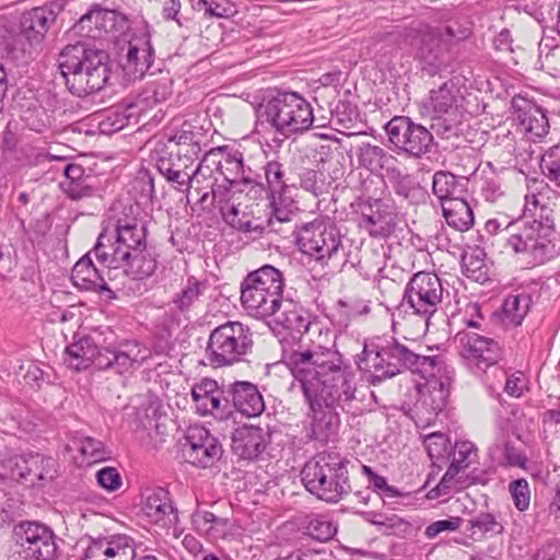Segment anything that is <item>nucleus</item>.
Segmentation results:
<instances>
[{
    "mask_svg": "<svg viewBox=\"0 0 560 560\" xmlns=\"http://www.w3.org/2000/svg\"><path fill=\"white\" fill-rule=\"evenodd\" d=\"M272 323L293 337L299 336L296 347L283 350V362L298 380L313 411L322 408V401L334 395H352V375L347 371L342 355L314 339L322 337L320 324L301 304L285 299L279 311L271 315Z\"/></svg>",
    "mask_w": 560,
    "mask_h": 560,
    "instance_id": "nucleus-1",
    "label": "nucleus"
},
{
    "mask_svg": "<svg viewBox=\"0 0 560 560\" xmlns=\"http://www.w3.org/2000/svg\"><path fill=\"white\" fill-rule=\"evenodd\" d=\"M468 36L469 30L458 25L434 28L423 23H417L404 31L386 34L383 40L395 49H411L423 70L434 74L447 67L451 46Z\"/></svg>",
    "mask_w": 560,
    "mask_h": 560,
    "instance_id": "nucleus-2",
    "label": "nucleus"
},
{
    "mask_svg": "<svg viewBox=\"0 0 560 560\" xmlns=\"http://www.w3.org/2000/svg\"><path fill=\"white\" fill-rule=\"evenodd\" d=\"M439 355H421L396 338L382 339L377 343L364 346L358 355L360 371L371 374V383L376 385L405 371L421 375H432L439 362Z\"/></svg>",
    "mask_w": 560,
    "mask_h": 560,
    "instance_id": "nucleus-3",
    "label": "nucleus"
},
{
    "mask_svg": "<svg viewBox=\"0 0 560 560\" xmlns=\"http://www.w3.org/2000/svg\"><path fill=\"white\" fill-rule=\"evenodd\" d=\"M58 61L68 90L79 97L101 91L109 78L107 54L83 43L66 46Z\"/></svg>",
    "mask_w": 560,
    "mask_h": 560,
    "instance_id": "nucleus-4",
    "label": "nucleus"
},
{
    "mask_svg": "<svg viewBox=\"0 0 560 560\" xmlns=\"http://www.w3.org/2000/svg\"><path fill=\"white\" fill-rule=\"evenodd\" d=\"M349 459L336 452H320L305 463L301 480L317 499L337 503L350 493Z\"/></svg>",
    "mask_w": 560,
    "mask_h": 560,
    "instance_id": "nucleus-5",
    "label": "nucleus"
},
{
    "mask_svg": "<svg viewBox=\"0 0 560 560\" xmlns=\"http://www.w3.org/2000/svg\"><path fill=\"white\" fill-rule=\"evenodd\" d=\"M505 248L521 254L535 265L551 260L560 253V240L556 229L541 222L520 218L502 229Z\"/></svg>",
    "mask_w": 560,
    "mask_h": 560,
    "instance_id": "nucleus-6",
    "label": "nucleus"
},
{
    "mask_svg": "<svg viewBox=\"0 0 560 560\" xmlns=\"http://www.w3.org/2000/svg\"><path fill=\"white\" fill-rule=\"evenodd\" d=\"M282 272L271 265H264L249 272L241 283V303L252 317L265 319L279 311L283 299Z\"/></svg>",
    "mask_w": 560,
    "mask_h": 560,
    "instance_id": "nucleus-7",
    "label": "nucleus"
},
{
    "mask_svg": "<svg viewBox=\"0 0 560 560\" xmlns=\"http://www.w3.org/2000/svg\"><path fill=\"white\" fill-rule=\"evenodd\" d=\"M259 118L284 137L302 133L314 122L311 104L296 92L278 91L267 96L258 109Z\"/></svg>",
    "mask_w": 560,
    "mask_h": 560,
    "instance_id": "nucleus-8",
    "label": "nucleus"
},
{
    "mask_svg": "<svg viewBox=\"0 0 560 560\" xmlns=\"http://www.w3.org/2000/svg\"><path fill=\"white\" fill-rule=\"evenodd\" d=\"M252 347L250 329L240 322H228L211 331L206 352L210 364L221 368L241 361Z\"/></svg>",
    "mask_w": 560,
    "mask_h": 560,
    "instance_id": "nucleus-9",
    "label": "nucleus"
},
{
    "mask_svg": "<svg viewBox=\"0 0 560 560\" xmlns=\"http://www.w3.org/2000/svg\"><path fill=\"white\" fill-rule=\"evenodd\" d=\"M421 377L425 382L418 386L420 396L415 405L417 416L425 420L453 417V408L448 406V395L454 369L442 360L432 375H421Z\"/></svg>",
    "mask_w": 560,
    "mask_h": 560,
    "instance_id": "nucleus-10",
    "label": "nucleus"
},
{
    "mask_svg": "<svg viewBox=\"0 0 560 560\" xmlns=\"http://www.w3.org/2000/svg\"><path fill=\"white\" fill-rule=\"evenodd\" d=\"M147 224L143 220L125 214L119 217L115 224V243L102 232L93 247L95 258L100 262H108L112 258L121 256L129 257L130 252L145 249L147 245Z\"/></svg>",
    "mask_w": 560,
    "mask_h": 560,
    "instance_id": "nucleus-11",
    "label": "nucleus"
},
{
    "mask_svg": "<svg viewBox=\"0 0 560 560\" xmlns=\"http://www.w3.org/2000/svg\"><path fill=\"white\" fill-rule=\"evenodd\" d=\"M443 292L441 279L432 272H417L407 283L402 305L412 310L409 317H418L419 332L428 329L431 316L442 302Z\"/></svg>",
    "mask_w": 560,
    "mask_h": 560,
    "instance_id": "nucleus-12",
    "label": "nucleus"
},
{
    "mask_svg": "<svg viewBox=\"0 0 560 560\" xmlns=\"http://www.w3.org/2000/svg\"><path fill=\"white\" fill-rule=\"evenodd\" d=\"M296 243L303 254L317 261H327L341 247V237L332 223L318 218L301 225Z\"/></svg>",
    "mask_w": 560,
    "mask_h": 560,
    "instance_id": "nucleus-13",
    "label": "nucleus"
},
{
    "mask_svg": "<svg viewBox=\"0 0 560 560\" xmlns=\"http://www.w3.org/2000/svg\"><path fill=\"white\" fill-rule=\"evenodd\" d=\"M223 448L219 440L203 425L191 423L185 433L182 454L189 465L207 469L221 458Z\"/></svg>",
    "mask_w": 560,
    "mask_h": 560,
    "instance_id": "nucleus-14",
    "label": "nucleus"
},
{
    "mask_svg": "<svg viewBox=\"0 0 560 560\" xmlns=\"http://www.w3.org/2000/svg\"><path fill=\"white\" fill-rule=\"evenodd\" d=\"M16 542L26 560H55L58 553L54 530L39 522L25 521L14 527Z\"/></svg>",
    "mask_w": 560,
    "mask_h": 560,
    "instance_id": "nucleus-15",
    "label": "nucleus"
},
{
    "mask_svg": "<svg viewBox=\"0 0 560 560\" xmlns=\"http://www.w3.org/2000/svg\"><path fill=\"white\" fill-rule=\"evenodd\" d=\"M389 141L400 151L413 156L427 153L432 144L431 132L409 117L395 116L385 126Z\"/></svg>",
    "mask_w": 560,
    "mask_h": 560,
    "instance_id": "nucleus-16",
    "label": "nucleus"
},
{
    "mask_svg": "<svg viewBox=\"0 0 560 560\" xmlns=\"http://www.w3.org/2000/svg\"><path fill=\"white\" fill-rule=\"evenodd\" d=\"M448 457H451V464L438 486L432 490L435 492V497L446 495L465 487V480L460 474L478 463V448L470 441L457 440Z\"/></svg>",
    "mask_w": 560,
    "mask_h": 560,
    "instance_id": "nucleus-17",
    "label": "nucleus"
},
{
    "mask_svg": "<svg viewBox=\"0 0 560 560\" xmlns=\"http://www.w3.org/2000/svg\"><path fill=\"white\" fill-rule=\"evenodd\" d=\"M62 11L63 2L56 0L23 12L20 18V36L31 47L39 46Z\"/></svg>",
    "mask_w": 560,
    "mask_h": 560,
    "instance_id": "nucleus-18",
    "label": "nucleus"
},
{
    "mask_svg": "<svg viewBox=\"0 0 560 560\" xmlns=\"http://www.w3.org/2000/svg\"><path fill=\"white\" fill-rule=\"evenodd\" d=\"M138 544L126 534L89 538L81 560H136Z\"/></svg>",
    "mask_w": 560,
    "mask_h": 560,
    "instance_id": "nucleus-19",
    "label": "nucleus"
},
{
    "mask_svg": "<svg viewBox=\"0 0 560 560\" xmlns=\"http://www.w3.org/2000/svg\"><path fill=\"white\" fill-rule=\"evenodd\" d=\"M459 354L468 364L478 368L490 366L497 363L500 348L495 340L481 336L471 330H463L456 334Z\"/></svg>",
    "mask_w": 560,
    "mask_h": 560,
    "instance_id": "nucleus-20",
    "label": "nucleus"
},
{
    "mask_svg": "<svg viewBox=\"0 0 560 560\" xmlns=\"http://www.w3.org/2000/svg\"><path fill=\"white\" fill-rule=\"evenodd\" d=\"M234 192L224 186H217L212 190V198L209 205L215 203L222 214L223 220L234 229L242 232L262 233L266 226L252 219L245 209H241V203L235 202Z\"/></svg>",
    "mask_w": 560,
    "mask_h": 560,
    "instance_id": "nucleus-21",
    "label": "nucleus"
},
{
    "mask_svg": "<svg viewBox=\"0 0 560 560\" xmlns=\"http://www.w3.org/2000/svg\"><path fill=\"white\" fill-rule=\"evenodd\" d=\"M361 207L359 225L371 237L386 238L394 232L396 214L381 198L369 197Z\"/></svg>",
    "mask_w": 560,
    "mask_h": 560,
    "instance_id": "nucleus-22",
    "label": "nucleus"
},
{
    "mask_svg": "<svg viewBox=\"0 0 560 560\" xmlns=\"http://www.w3.org/2000/svg\"><path fill=\"white\" fill-rule=\"evenodd\" d=\"M511 108L521 130L532 141L539 140L548 133L549 121L546 113L533 100L517 94L511 101Z\"/></svg>",
    "mask_w": 560,
    "mask_h": 560,
    "instance_id": "nucleus-23",
    "label": "nucleus"
},
{
    "mask_svg": "<svg viewBox=\"0 0 560 560\" xmlns=\"http://www.w3.org/2000/svg\"><path fill=\"white\" fill-rule=\"evenodd\" d=\"M270 441L269 428L244 422L232 434V451L242 459L254 460L266 450Z\"/></svg>",
    "mask_w": 560,
    "mask_h": 560,
    "instance_id": "nucleus-24",
    "label": "nucleus"
},
{
    "mask_svg": "<svg viewBox=\"0 0 560 560\" xmlns=\"http://www.w3.org/2000/svg\"><path fill=\"white\" fill-rule=\"evenodd\" d=\"M530 183L527 185L521 218L536 220V222H541L544 226L555 229L553 209L548 202L549 195L553 194V191L542 180L532 179Z\"/></svg>",
    "mask_w": 560,
    "mask_h": 560,
    "instance_id": "nucleus-25",
    "label": "nucleus"
},
{
    "mask_svg": "<svg viewBox=\"0 0 560 560\" xmlns=\"http://www.w3.org/2000/svg\"><path fill=\"white\" fill-rule=\"evenodd\" d=\"M145 516L161 527L170 528L178 522L177 511L164 488L149 490L142 501Z\"/></svg>",
    "mask_w": 560,
    "mask_h": 560,
    "instance_id": "nucleus-26",
    "label": "nucleus"
},
{
    "mask_svg": "<svg viewBox=\"0 0 560 560\" xmlns=\"http://www.w3.org/2000/svg\"><path fill=\"white\" fill-rule=\"evenodd\" d=\"M223 148L210 150L198 164V166L190 172L189 190L194 189L200 197L197 202L202 207H209V201L212 198V190L217 187L214 185L213 172L215 170V158L218 153H223ZM191 192L189 191V196Z\"/></svg>",
    "mask_w": 560,
    "mask_h": 560,
    "instance_id": "nucleus-27",
    "label": "nucleus"
},
{
    "mask_svg": "<svg viewBox=\"0 0 560 560\" xmlns=\"http://www.w3.org/2000/svg\"><path fill=\"white\" fill-rule=\"evenodd\" d=\"M228 393L231 395L232 410L243 417L256 418L266 410L262 395L250 382L237 381L229 386Z\"/></svg>",
    "mask_w": 560,
    "mask_h": 560,
    "instance_id": "nucleus-28",
    "label": "nucleus"
},
{
    "mask_svg": "<svg viewBox=\"0 0 560 560\" xmlns=\"http://www.w3.org/2000/svg\"><path fill=\"white\" fill-rule=\"evenodd\" d=\"M147 358V351L142 350L137 341H126L117 350L104 349L103 357L98 359L97 368L102 370L114 369L122 374L136 364H140Z\"/></svg>",
    "mask_w": 560,
    "mask_h": 560,
    "instance_id": "nucleus-29",
    "label": "nucleus"
},
{
    "mask_svg": "<svg viewBox=\"0 0 560 560\" xmlns=\"http://www.w3.org/2000/svg\"><path fill=\"white\" fill-rule=\"evenodd\" d=\"M107 264L114 265V270L121 268L124 273L132 280L150 278L158 267L155 255L148 250V246L145 249L130 252L129 257L112 258Z\"/></svg>",
    "mask_w": 560,
    "mask_h": 560,
    "instance_id": "nucleus-30",
    "label": "nucleus"
},
{
    "mask_svg": "<svg viewBox=\"0 0 560 560\" xmlns=\"http://www.w3.org/2000/svg\"><path fill=\"white\" fill-rule=\"evenodd\" d=\"M153 47L147 37L133 38L128 44L125 73L131 79H141L153 63Z\"/></svg>",
    "mask_w": 560,
    "mask_h": 560,
    "instance_id": "nucleus-31",
    "label": "nucleus"
},
{
    "mask_svg": "<svg viewBox=\"0 0 560 560\" xmlns=\"http://www.w3.org/2000/svg\"><path fill=\"white\" fill-rule=\"evenodd\" d=\"M93 249L80 258L72 268L71 280L80 289L103 292L110 291L103 276L104 270L95 267L91 255Z\"/></svg>",
    "mask_w": 560,
    "mask_h": 560,
    "instance_id": "nucleus-32",
    "label": "nucleus"
},
{
    "mask_svg": "<svg viewBox=\"0 0 560 560\" xmlns=\"http://www.w3.org/2000/svg\"><path fill=\"white\" fill-rule=\"evenodd\" d=\"M104 349L101 350L93 337L85 336L78 341L66 347L65 353L68 364L81 370L88 368L91 363L97 366L98 359L103 357Z\"/></svg>",
    "mask_w": 560,
    "mask_h": 560,
    "instance_id": "nucleus-33",
    "label": "nucleus"
},
{
    "mask_svg": "<svg viewBox=\"0 0 560 560\" xmlns=\"http://www.w3.org/2000/svg\"><path fill=\"white\" fill-rule=\"evenodd\" d=\"M358 163L373 174H381L397 164V159L385 149L371 143H362L357 150Z\"/></svg>",
    "mask_w": 560,
    "mask_h": 560,
    "instance_id": "nucleus-34",
    "label": "nucleus"
},
{
    "mask_svg": "<svg viewBox=\"0 0 560 560\" xmlns=\"http://www.w3.org/2000/svg\"><path fill=\"white\" fill-rule=\"evenodd\" d=\"M264 173L269 199L275 203L285 201V194L292 184L284 165L278 161H269L264 166Z\"/></svg>",
    "mask_w": 560,
    "mask_h": 560,
    "instance_id": "nucleus-35",
    "label": "nucleus"
},
{
    "mask_svg": "<svg viewBox=\"0 0 560 560\" xmlns=\"http://www.w3.org/2000/svg\"><path fill=\"white\" fill-rule=\"evenodd\" d=\"M442 212L447 224L458 231H468L474 225L472 209L462 198L446 199L442 202Z\"/></svg>",
    "mask_w": 560,
    "mask_h": 560,
    "instance_id": "nucleus-36",
    "label": "nucleus"
},
{
    "mask_svg": "<svg viewBox=\"0 0 560 560\" xmlns=\"http://www.w3.org/2000/svg\"><path fill=\"white\" fill-rule=\"evenodd\" d=\"M395 194L410 202H417L424 197V191L415 177L397 168L396 164L386 174Z\"/></svg>",
    "mask_w": 560,
    "mask_h": 560,
    "instance_id": "nucleus-37",
    "label": "nucleus"
},
{
    "mask_svg": "<svg viewBox=\"0 0 560 560\" xmlns=\"http://www.w3.org/2000/svg\"><path fill=\"white\" fill-rule=\"evenodd\" d=\"M191 522L197 532L206 534L212 539L225 536L230 525L228 518L219 517L214 513L201 509H197L191 514Z\"/></svg>",
    "mask_w": 560,
    "mask_h": 560,
    "instance_id": "nucleus-38",
    "label": "nucleus"
},
{
    "mask_svg": "<svg viewBox=\"0 0 560 560\" xmlns=\"http://www.w3.org/2000/svg\"><path fill=\"white\" fill-rule=\"evenodd\" d=\"M303 534L317 541H328L337 534V525L327 515H307L301 524Z\"/></svg>",
    "mask_w": 560,
    "mask_h": 560,
    "instance_id": "nucleus-39",
    "label": "nucleus"
},
{
    "mask_svg": "<svg viewBox=\"0 0 560 560\" xmlns=\"http://www.w3.org/2000/svg\"><path fill=\"white\" fill-rule=\"evenodd\" d=\"M530 307V298L527 294L510 295L504 300L501 320L505 326H518L527 315Z\"/></svg>",
    "mask_w": 560,
    "mask_h": 560,
    "instance_id": "nucleus-40",
    "label": "nucleus"
},
{
    "mask_svg": "<svg viewBox=\"0 0 560 560\" xmlns=\"http://www.w3.org/2000/svg\"><path fill=\"white\" fill-rule=\"evenodd\" d=\"M10 462L13 464V475L20 478L34 475L38 479H44V463L49 462V458H44V456L38 453H26L13 456Z\"/></svg>",
    "mask_w": 560,
    "mask_h": 560,
    "instance_id": "nucleus-41",
    "label": "nucleus"
},
{
    "mask_svg": "<svg viewBox=\"0 0 560 560\" xmlns=\"http://www.w3.org/2000/svg\"><path fill=\"white\" fill-rule=\"evenodd\" d=\"M455 84L444 82L438 90H431L428 108L432 110V117L450 115L455 108Z\"/></svg>",
    "mask_w": 560,
    "mask_h": 560,
    "instance_id": "nucleus-42",
    "label": "nucleus"
},
{
    "mask_svg": "<svg viewBox=\"0 0 560 560\" xmlns=\"http://www.w3.org/2000/svg\"><path fill=\"white\" fill-rule=\"evenodd\" d=\"M215 170L229 183V189L231 190L235 183L240 180L248 182L244 175L243 154L238 151L224 154L222 160L215 159Z\"/></svg>",
    "mask_w": 560,
    "mask_h": 560,
    "instance_id": "nucleus-43",
    "label": "nucleus"
},
{
    "mask_svg": "<svg viewBox=\"0 0 560 560\" xmlns=\"http://www.w3.org/2000/svg\"><path fill=\"white\" fill-rule=\"evenodd\" d=\"M538 48L541 69L552 77H560V44L553 37H545Z\"/></svg>",
    "mask_w": 560,
    "mask_h": 560,
    "instance_id": "nucleus-44",
    "label": "nucleus"
},
{
    "mask_svg": "<svg viewBox=\"0 0 560 560\" xmlns=\"http://www.w3.org/2000/svg\"><path fill=\"white\" fill-rule=\"evenodd\" d=\"M175 162L176 164L165 179L173 184L178 191L187 192V199L189 200V178L194 159L188 154L178 152Z\"/></svg>",
    "mask_w": 560,
    "mask_h": 560,
    "instance_id": "nucleus-45",
    "label": "nucleus"
},
{
    "mask_svg": "<svg viewBox=\"0 0 560 560\" xmlns=\"http://www.w3.org/2000/svg\"><path fill=\"white\" fill-rule=\"evenodd\" d=\"M127 410H143L136 413L135 420H159L166 417V410L160 399L152 395L138 396L132 399Z\"/></svg>",
    "mask_w": 560,
    "mask_h": 560,
    "instance_id": "nucleus-46",
    "label": "nucleus"
},
{
    "mask_svg": "<svg viewBox=\"0 0 560 560\" xmlns=\"http://www.w3.org/2000/svg\"><path fill=\"white\" fill-rule=\"evenodd\" d=\"M205 289V284L198 281L196 278H188L185 287L178 292L174 299L173 303L182 313H186L190 311V308L196 304Z\"/></svg>",
    "mask_w": 560,
    "mask_h": 560,
    "instance_id": "nucleus-47",
    "label": "nucleus"
},
{
    "mask_svg": "<svg viewBox=\"0 0 560 560\" xmlns=\"http://www.w3.org/2000/svg\"><path fill=\"white\" fill-rule=\"evenodd\" d=\"M220 386L217 381L205 377L199 383L195 384L191 388V397L196 405L197 412L200 416H206L207 405L210 399L218 394Z\"/></svg>",
    "mask_w": 560,
    "mask_h": 560,
    "instance_id": "nucleus-48",
    "label": "nucleus"
},
{
    "mask_svg": "<svg viewBox=\"0 0 560 560\" xmlns=\"http://www.w3.org/2000/svg\"><path fill=\"white\" fill-rule=\"evenodd\" d=\"M374 523L384 526L388 530V534L401 538L415 537L419 530L417 526L395 514L390 516H381V518L374 521Z\"/></svg>",
    "mask_w": 560,
    "mask_h": 560,
    "instance_id": "nucleus-49",
    "label": "nucleus"
},
{
    "mask_svg": "<svg viewBox=\"0 0 560 560\" xmlns=\"http://www.w3.org/2000/svg\"><path fill=\"white\" fill-rule=\"evenodd\" d=\"M149 97L138 96L135 102L121 103L117 109V116H121V119H117V129L122 128L125 125L131 124L133 120L138 122V119L145 113V102Z\"/></svg>",
    "mask_w": 560,
    "mask_h": 560,
    "instance_id": "nucleus-50",
    "label": "nucleus"
},
{
    "mask_svg": "<svg viewBox=\"0 0 560 560\" xmlns=\"http://www.w3.org/2000/svg\"><path fill=\"white\" fill-rule=\"evenodd\" d=\"M423 443L431 459L443 458L450 454L451 439L443 432L436 431L425 434Z\"/></svg>",
    "mask_w": 560,
    "mask_h": 560,
    "instance_id": "nucleus-51",
    "label": "nucleus"
},
{
    "mask_svg": "<svg viewBox=\"0 0 560 560\" xmlns=\"http://www.w3.org/2000/svg\"><path fill=\"white\" fill-rule=\"evenodd\" d=\"M540 167L545 176L560 189V145H555L544 153Z\"/></svg>",
    "mask_w": 560,
    "mask_h": 560,
    "instance_id": "nucleus-52",
    "label": "nucleus"
},
{
    "mask_svg": "<svg viewBox=\"0 0 560 560\" xmlns=\"http://www.w3.org/2000/svg\"><path fill=\"white\" fill-rule=\"evenodd\" d=\"M457 180L452 173L439 171L433 175L432 190L433 194L444 202L446 199H453Z\"/></svg>",
    "mask_w": 560,
    "mask_h": 560,
    "instance_id": "nucleus-53",
    "label": "nucleus"
},
{
    "mask_svg": "<svg viewBox=\"0 0 560 560\" xmlns=\"http://www.w3.org/2000/svg\"><path fill=\"white\" fill-rule=\"evenodd\" d=\"M232 413L231 395H229L228 389L220 387L218 394L207 405L206 416L211 415L222 420L224 418L229 419L232 417Z\"/></svg>",
    "mask_w": 560,
    "mask_h": 560,
    "instance_id": "nucleus-54",
    "label": "nucleus"
},
{
    "mask_svg": "<svg viewBox=\"0 0 560 560\" xmlns=\"http://www.w3.org/2000/svg\"><path fill=\"white\" fill-rule=\"evenodd\" d=\"M338 433V422H311L306 438L320 444L332 441Z\"/></svg>",
    "mask_w": 560,
    "mask_h": 560,
    "instance_id": "nucleus-55",
    "label": "nucleus"
},
{
    "mask_svg": "<svg viewBox=\"0 0 560 560\" xmlns=\"http://www.w3.org/2000/svg\"><path fill=\"white\" fill-rule=\"evenodd\" d=\"M80 452L90 463L103 462L110 456V451L105 444L93 438H85L82 441Z\"/></svg>",
    "mask_w": 560,
    "mask_h": 560,
    "instance_id": "nucleus-56",
    "label": "nucleus"
},
{
    "mask_svg": "<svg viewBox=\"0 0 560 560\" xmlns=\"http://www.w3.org/2000/svg\"><path fill=\"white\" fill-rule=\"evenodd\" d=\"M94 20V28L97 31L98 36L101 32H110L115 28V12L112 10L95 7L85 13V20Z\"/></svg>",
    "mask_w": 560,
    "mask_h": 560,
    "instance_id": "nucleus-57",
    "label": "nucleus"
},
{
    "mask_svg": "<svg viewBox=\"0 0 560 560\" xmlns=\"http://www.w3.org/2000/svg\"><path fill=\"white\" fill-rule=\"evenodd\" d=\"M509 490L515 508L521 512L526 511L530 502V491L527 480L524 478L513 480L509 486Z\"/></svg>",
    "mask_w": 560,
    "mask_h": 560,
    "instance_id": "nucleus-58",
    "label": "nucleus"
},
{
    "mask_svg": "<svg viewBox=\"0 0 560 560\" xmlns=\"http://www.w3.org/2000/svg\"><path fill=\"white\" fill-rule=\"evenodd\" d=\"M97 485L108 492L118 490L122 485V479L115 467H103L95 475Z\"/></svg>",
    "mask_w": 560,
    "mask_h": 560,
    "instance_id": "nucleus-59",
    "label": "nucleus"
},
{
    "mask_svg": "<svg viewBox=\"0 0 560 560\" xmlns=\"http://www.w3.org/2000/svg\"><path fill=\"white\" fill-rule=\"evenodd\" d=\"M463 518L458 516H452L447 520H440L431 523L425 527L424 535L428 539H433L438 535L444 532H456L460 528Z\"/></svg>",
    "mask_w": 560,
    "mask_h": 560,
    "instance_id": "nucleus-60",
    "label": "nucleus"
},
{
    "mask_svg": "<svg viewBox=\"0 0 560 560\" xmlns=\"http://www.w3.org/2000/svg\"><path fill=\"white\" fill-rule=\"evenodd\" d=\"M485 267V261L479 257V255L464 254L462 256V268L467 278L478 281L482 276H485V272L482 271Z\"/></svg>",
    "mask_w": 560,
    "mask_h": 560,
    "instance_id": "nucleus-61",
    "label": "nucleus"
},
{
    "mask_svg": "<svg viewBox=\"0 0 560 560\" xmlns=\"http://www.w3.org/2000/svg\"><path fill=\"white\" fill-rule=\"evenodd\" d=\"M270 203L272 206V211L270 218L266 221V226H270L273 230L277 222L288 223L291 221L293 212L288 209V206L292 203L291 198L285 197V201L277 203L272 202V199H270Z\"/></svg>",
    "mask_w": 560,
    "mask_h": 560,
    "instance_id": "nucleus-62",
    "label": "nucleus"
},
{
    "mask_svg": "<svg viewBox=\"0 0 560 560\" xmlns=\"http://www.w3.org/2000/svg\"><path fill=\"white\" fill-rule=\"evenodd\" d=\"M88 179L89 177L75 182H61L60 186L71 199L79 200L93 194V188Z\"/></svg>",
    "mask_w": 560,
    "mask_h": 560,
    "instance_id": "nucleus-63",
    "label": "nucleus"
},
{
    "mask_svg": "<svg viewBox=\"0 0 560 560\" xmlns=\"http://www.w3.org/2000/svg\"><path fill=\"white\" fill-rule=\"evenodd\" d=\"M472 529H478L480 533H501L503 526L497 522L494 515L490 513H480L469 521Z\"/></svg>",
    "mask_w": 560,
    "mask_h": 560,
    "instance_id": "nucleus-64",
    "label": "nucleus"
}]
</instances>
